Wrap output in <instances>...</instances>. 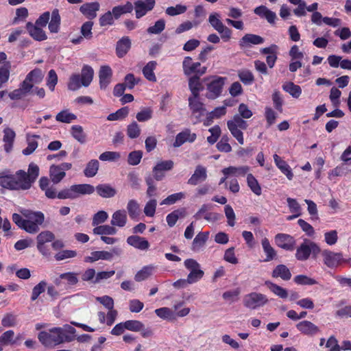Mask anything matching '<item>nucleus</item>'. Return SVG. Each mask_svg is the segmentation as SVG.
Masks as SVG:
<instances>
[{
    "mask_svg": "<svg viewBox=\"0 0 351 351\" xmlns=\"http://www.w3.org/2000/svg\"><path fill=\"white\" fill-rule=\"evenodd\" d=\"M131 47L130 39L128 37H123L117 42V54L119 58L123 57L128 51Z\"/></svg>",
    "mask_w": 351,
    "mask_h": 351,
    "instance_id": "33",
    "label": "nucleus"
},
{
    "mask_svg": "<svg viewBox=\"0 0 351 351\" xmlns=\"http://www.w3.org/2000/svg\"><path fill=\"white\" fill-rule=\"evenodd\" d=\"M54 239V234L48 230L43 231L36 237L37 248L43 255L49 254V249L45 246L47 243L51 242Z\"/></svg>",
    "mask_w": 351,
    "mask_h": 351,
    "instance_id": "13",
    "label": "nucleus"
},
{
    "mask_svg": "<svg viewBox=\"0 0 351 351\" xmlns=\"http://www.w3.org/2000/svg\"><path fill=\"white\" fill-rule=\"evenodd\" d=\"M285 91L290 94L294 98H298L302 94V88L300 86L293 82H287L282 86Z\"/></svg>",
    "mask_w": 351,
    "mask_h": 351,
    "instance_id": "46",
    "label": "nucleus"
},
{
    "mask_svg": "<svg viewBox=\"0 0 351 351\" xmlns=\"http://www.w3.org/2000/svg\"><path fill=\"white\" fill-rule=\"evenodd\" d=\"M156 270V267L153 265L144 266L135 275L134 279L137 282H141L149 278Z\"/></svg>",
    "mask_w": 351,
    "mask_h": 351,
    "instance_id": "30",
    "label": "nucleus"
},
{
    "mask_svg": "<svg viewBox=\"0 0 351 351\" xmlns=\"http://www.w3.org/2000/svg\"><path fill=\"white\" fill-rule=\"evenodd\" d=\"M76 119V115L70 112L67 110L60 112L56 117V119L57 121L66 123H71Z\"/></svg>",
    "mask_w": 351,
    "mask_h": 351,
    "instance_id": "50",
    "label": "nucleus"
},
{
    "mask_svg": "<svg viewBox=\"0 0 351 351\" xmlns=\"http://www.w3.org/2000/svg\"><path fill=\"white\" fill-rule=\"evenodd\" d=\"M206 178V169L202 165H197L193 174L189 179L188 183L191 185H197L198 183L204 181Z\"/></svg>",
    "mask_w": 351,
    "mask_h": 351,
    "instance_id": "22",
    "label": "nucleus"
},
{
    "mask_svg": "<svg viewBox=\"0 0 351 351\" xmlns=\"http://www.w3.org/2000/svg\"><path fill=\"white\" fill-rule=\"evenodd\" d=\"M156 66L157 62L156 61H149L143 69L144 77L149 82H156V77L154 73Z\"/></svg>",
    "mask_w": 351,
    "mask_h": 351,
    "instance_id": "34",
    "label": "nucleus"
},
{
    "mask_svg": "<svg viewBox=\"0 0 351 351\" xmlns=\"http://www.w3.org/2000/svg\"><path fill=\"white\" fill-rule=\"evenodd\" d=\"M127 221L126 211L124 210H118L112 215L111 225L122 228L126 225Z\"/></svg>",
    "mask_w": 351,
    "mask_h": 351,
    "instance_id": "27",
    "label": "nucleus"
},
{
    "mask_svg": "<svg viewBox=\"0 0 351 351\" xmlns=\"http://www.w3.org/2000/svg\"><path fill=\"white\" fill-rule=\"evenodd\" d=\"M265 285L268 289L273 292L275 295H278L281 298H287L288 296L287 291L282 287L274 284L270 281H266Z\"/></svg>",
    "mask_w": 351,
    "mask_h": 351,
    "instance_id": "47",
    "label": "nucleus"
},
{
    "mask_svg": "<svg viewBox=\"0 0 351 351\" xmlns=\"http://www.w3.org/2000/svg\"><path fill=\"white\" fill-rule=\"evenodd\" d=\"M99 7V3L97 2L86 3L80 7V10L88 19H93L96 17Z\"/></svg>",
    "mask_w": 351,
    "mask_h": 351,
    "instance_id": "23",
    "label": "nucleus"
},
{
    "mask_svg": "<svg viewBox=\"0 0 351 351\" xmlns=\"http://www.w3.org/2000/svg\"><path fill=\"white\" fill-rule=\"evenodd\" d=\"M156 315L165 320H174L176 319V314L173 310L168 307H161L154 311Z\"/></svg>",
    "mask_w": 351,
    "mask_h": 351,
    "instance_id": "42",
    "label": "nucleus"
},
{
    "mask_svg": "<svg viewBox=\"0 0 351 351\" xmlns=\"http://www.w3.org/2000/svg\"><path fill=\"white\" fill-rule=\"evenodd\" d=\"M208 22L210 25L221 35V38L224 42H227L230 40L232 33V30L222 23L219 13L213 12L210 14L208 17Z\"/></svg>",
    "mask_w": 351,
    "mask_h": 351,
    "instance_id": "5",
    "label": "nucleus"
},
{
    "mask_svg": "<svg viewBox=\"0 0 351 351\" xmlns=\"http://www.w3.org/2000/svg\"><path fill=\"white\" fill-rule=\"evenodd\" d=\"M74 334L75 329L71 326L55 327L49 331H41L38 335L39 341L45 347H53L64 342H69L71 339L66 334Z\"/></svg>",
    "mask_w": 351,
    "mask_h": 351,
    "instance_id": "2",
    "label": "nucleus"
},
{
    "mask_svg": "<svg viewBox=\"0 0 351 351\" xmlns=\"http://www.w3.org/2000/svg\"><path fill=\"white\" fill-rule=\"evenodd\" d=\"M264 39L258 35L252 34H245L240 40L241 47H247L250 45H260L263 43Z\"/></svg>",
    "mask_w": 351,
    "mask_h": 351,
    "instance_id": "31",
    "label": "nucleus"
},
{
    "mask_svg": "<svg viewBox=\"0 0 351 351\" xmlns=\"http://www.w3.org/2000/svg\"><path fill=\"white\" fill-rule=\"evenodd\" d=\"M208 232H201L198 233L192 243L191 249L194 252H199L205 245L208 239Z\"/></svg>",
    "mask_w": 351,
    "mask_h": 351,
    "instance_id": "28",
    "label": "nucleus"
},
{
    "mask_svg": "<svg viewBox=\"0 0 351 351\" xmlns=\"http://www.w3.org/2000/svg\"><path fill=\"white\" fill-rule=\"evenodd\" d=\"M155 5V0H138L134 3L136 17L140 19L145 16L148 11L152 10Z\"/></svg>",
    "mask_w": 351,
    "mask_h": 351,
    "instance_id": "14",
    "label": "nucleus"
},
{
    "mask_svg": "<svg viewBox=\"0 0 351 351\" xmlns=\"http://www.w3.org/2000/svg\"><path fill=\"white\" fill-rule=\"evenodd\" d=\"M157 206V201L155 199H149L145 205L143 212L147 217H154Z\"/></svg>",
    "mask_w": 351,
    "mask_h": 351,
    "instance_id": "61",
    "label": "nucleus"
},
{
    "mask_svg": "<svg viewBox=\"0 0 351 351\" xmlns=\"http://www.w3.org/2000/svg\"><path fill=\"white\" fill-rule=\"evenodd\" d=\"M195 139L196 134L195 133H192L189 130H185L176 135L173 146L175 147H178L185 142L192 143Z\"/></svg>",
    "mask_w": 351,
    "mask_h": 351,
    "instance_id": "21",
    "label": "nucleus"
},
{
    "mask_svg": "<svg viewBox=\"0 0 351 351\" xmlns=\"http://www.w3.org/2000/svg\"><path fill=\"white\" fill-rule=\"evenodd\" d=\"M199 77L192 76L189 78V89L191 91L192 95L195 96L196 95H199V90L201 89V84L199 82Z\"/></svg>",
    "mask_w": 351,
    "mask_h": 351,
    "instance_id": "55",
    "label": "nucleus"
},
{
    "mask_svg": "<svg viewBox=\"0 0 351 351\" xmlns=\"http://www.w3.org/2000/svg\"><path fill=\"white\" fill-rule=\"evenodd\" d=\"M121 254V250L118 247L113 248L110 252L108 251H95L84 258L86 263H93L99 260L110 261L114 255L119 256Z\"/></svg>",
    "mask_w": 351,
    "mask_h": 351,
    "instance_id": "12",
    "label": "nucleus"
},
{
    "mask_svg": "<svg viewBox=\"0 0 351 351\" xmlns=\"http://www.w3.org/2000/svg\"><path fill=\"white\" fill-rule=\"evenodd\" d=\"M26 28L29 35L34 39L39 41L47 39L45 32L43 30L41 27L28 22L26 24Z\"/></svg>",
    "mask_w": 351,
    "mask_h": 351,
    "instance_id": "24",
    "label": "nucleus"
},
{
    "mask_svg": "<svg viewBox=\"0 0 351 351\" xmlns=\"http://www.w3.org/2000/svg\"><path fill=\"white\" fill-rule=\"evenodd\" d=\"M60 16L58 10H54L51 14V19L49 23V29L51 32L56 33L59 29Z\"/></svg>",
    "mask_w": 351,
    "mask_h": 351,
    "instance_id": "53",
    "label": "nucleus"
},
{
    "mask_svg": "<svg viewBox=\"0 0 351 351\" xmlns=\"http://www.w3.org/2000/svg\"><path fill=\"white\" fill-rule=\"evenodd\" d=\"M187 10L186 6L178 4L176 6H171L166 9L165 12L169 16H176L184 13Z\"/></svg>",
    "mask_w": 351,
    "mask_h": 351,
    "instance_id": "63",
    "label": "nucleus"
},
{
    "mask_svg": "<svg viewBox=\"0 0 351 351\" xmlns=\"http://www.w3.org/2000/svg\"><path fill=\"white\" fill-rule=\"evenodd\" d=\"M250 171L248 166L234 167L230 166L221 170L223 176H227L228 178L231 177L244 176Z\"/></svg>",
    "mask_w": 351,
    "mask_h": 351,
    "instance_id": "19",
    "label": "nucleus"
},
{
    "mask_svg": "<svg viewBox=\"0 0 351 351\" xmlns=\"http://www.w3.org/2000/svg\"><path fill=\"white\" fill-rule=\"evenodd\" d=\"M99 195L104 198L112 197L116 195V190L109 184H99L96 187Z\"/></svg>",
    "mask_w": 351,
    "mask_h": 351,
    "instance_id": "40",
    "label": "nucleus"
},
{
    "mask_svg": "<svg viewBox=\"0 0 351 351\" xmlns=\"http://www.w3.org/2000/svg\"><path fill=\"white\" fill-rule=\"evenodd\" d=\"M227 126L231 134L238 141L239 144L243 145L244 138L241 130L247 129V122L239 114H236L232 119L228 121Z\"/></svg>",
    "mask_w": 351,
    "mask_h": 351,
    "instance_id": "4",
    "label": "nucleus"
},
{
    "mask_svg": "<svg viewBox=\"0 0 351 351\" xmlns=\"http://www.w3.org/2000/svg\"><path fill=\"white\" fill-rule=\"evenodd\" d=\"M129 113V109L128 107H123L119 109L114 113L110 114L107 117V120L108 121H117L121 120L125 118Z\"/></svg>",
    "mask_w": 351,
    "mask_h": 351,
    "instance_id": "56",
    "label": "nucleus"
},
{
    "mask_svg": "<svg viewBox=\"0 0 351 351\" xmlns=\"http://www.w3.org/2000/svg\"><path fill=\"white\" fill-rule=\"evenodd\" d=\"M140 134L141 129L136 121H133L128 125L127 134L130 138H136L139 136Z\"/></svg>",
    "mask_w": 351,
    "mask_h": 351,
    "instance_id": "64",
    "label": "nucleus"
},
{
    "mask_svg": "<svg viewBox=\"0 0 351 351\" xmlns=\"http://www.w3.org/2000/svg\"><path fill=\"white\" fill-rule=\"evenodd\" d=\"M268 302L267 296L258 292H252L243 297V305L250 309L255 310L265 306Z\"/></svg>",
    "mask_w": 351,
    "mask_h": 351,
    "instance_id": "6",
    "label": "nucleus"
},
{
    "mask_svg": "<svg viewBox=\"0 0 351 351\" xmlns=\"http://www.w3.org/2000/svg\"><path fill=\"white\" fill-rule=\"evenodd\" d=\"M296 328L302 334L314 336L320 331L319 327L310 321L304 320L296 324Z\"/></svg>",
    "mask_w": 351,
    "mask_h": 351,
    "instance_id": "17",
    "label": "nucleus"
},
{
    "mask_svg": "<svg viewBox=\"0 0 351 351\" xmlns=\"http://www.w3.org/2000/svg\"><path fill=\"white\" fill-rule=\"evenodd\" d=\"M27 80L33 84H39L43 79L44 74L39 69H36L29 72L27 75Z\"/></svg>",
    "mask_w": 351,
    "mask_h": 351,
    "instance_id": "57",
    "label": "nucleus"
},
{
    "mask_svg": "<svg viewBox=\"0 0 351 351\" xmlns=\"http://www.w3.org/2000/svg\"><path fill=\"white\" fill-rule=\"evenodd\" d=\"M75 198L82 195H90L95 191V187L88 184L72 185Z\"/></svg>",
    "mask_w": 351,
    "mask_h": 351,
    "instance_id": "37",
    "label": "nucleus"
},
{
    "mask_svg": "<svg viewBox=\"0 0 351 351\" xmlns=\"http://www.w3.org/2000/svg\"><path fill=\"white\" fill-rule=\"evenodd\" d=\"M50 178L54 184L60 182L65 176V172L61 171L57 165H52L50 167Z\"/></svg>",
    "mask_w": 351,
    "mask_h": 351,
    "instance_id": "54",
    "label": "nucleus"
},
{
    "mask_svg": "<svg viewBox=\"0 0 351 351\" xmlns=\"http://www.w3.org/2000/svg\"><path fill=\"white\" fill-rule=\"evenodd\" d=\"M99 163L97 160H91L88 162L84 169V175L86 177L92 178L96 175L99 169Z\"/></svg>",
    "mask_w": 351,
    "mask_h": 351,
    "instance_id": "51",
    "label": "nucleus"
},
{
    "mask_svg": "<svg viewBox=\"0 0 351 351\" xmlns=\"http://www.w3.org/2000/svg\"><path fill=\"white\" fill-rule=\"evenodd\" d=\"M184 265L190 271L187 276L189 284L195 283L204 276V272L200 269V265L195 259L188 258L184 261Z\"/></svg>",
    "mask_w": 351,
    "mask_h": 351,
    "instance_id": "7",
    "label": "nucleus"
},
{
    "mask_svg": "<svg viewBox=\"0 0 351 351\" xmlns=\"http://www.w3.org/2000/svg\"><path fill=\"white\" fill-rule=\"evenodd\" d=\"M247 186L254 194L256 195H260L261 194V187L256 178L252 174H247Z\"/></svg>",
    "mask_w": 351,
    "mask_h": 351,
    "instance_id": "52",
    "label": "nucleus"
},
{
    "mask_svg": "<svg viewBox=\"0 0 351 351\" xmlns=\"http://www.w3.org/2000/svg\"><path fill=\"white\" fill-rule=\"evenodd\" d=\"M37 138H40L39 135L31 134L29 133L26 134L27 147L23 150L24 155H29L35 151L38 147Z\"/></svg>",
    "mask_w": 351,
    "mask_h": 351,
    "instance_id": "32",
    "label": "nucleus"
},
{
    "mask_svg": "<svg viewBox=\"0 0 351 351\" xmlns=\"http://www.w3.org/2000/svg\"><path fill=\"white\" fill-rule=\"evenodd\" d=\"M165 24L166 22L164 19H159L154 25L148 27L147 32L151 34H158L165 29Z\"/></svg>",
    "mask_w": 351,
    "mask_h": 351,
    "instance_id": "59",
    "label": "nucleus"
},
{
    "mask_svg": "<svg viewBox=\"0 0 351 351\" xmlns=\"http://www.w3.org/2000/svg\"><path fill=\"white\" fill-rule=\"evenodd\" d=\"M99 78L100 88L106 89L112 82V69L108 65L101 66L99 71Z\"/></svg>",
    "mask_w": 351,
    "mask_h": 351,
    "instance_id": "18",
    "label": "nucleus"
},
{
    "mask_svg": "<svg viewBox=\"0 0 351 351\" xmlns=\"http://www.w3.org/2000/svg\"><path fill=\"white\" fill-rule=\"evenodd\" d=\"M324 263L330 268H335L343 263L345 260L340 252H335L328 250L322 252Z\"/></svg>",
    "mask_w": 351,
    "mask_h": 351,
    "instance_id": "11",
    "label": "nucleus"
},
{
    "mask_svg": "<svg viewBox=\"0 0 351 351\" xmlns=\"http://www.w3.org/2000/svg\"><path fill=\"white\" fill-rule=\"evenodd\" d=\"M276 244L286 250H292L295 245V239L289 234L279 233L275 237Z\"/></svg>",
    "mask_w": 351,
    "mask_h": 351,
    "instance_id": "16",
    "label": "nucleus"
},
{
    "mask_svg": "<svg viewBox=\"0 0 351 351\" xmlns=\"http://www.w3.org/2000/svg\"><path fill=\"white\" fill-rule=\"evenodd\" d=\"M182 68L184 73L187 76L192 75L201 76L206 71V67L202 66L199 62H194L189 56L184 58L182 62Z\"/></svg>",
    "mask_w": 351,
    "mask_h": 351,
    "instance_id": "10",
    "label": "nucleus"
},
{
    "mask_svg": "<svg viewBox=\"0 0 351 351\" xmlns=\"http://www.w3.org/2000/svg\"><path fill=\"white\" fill-rule=\"evenodd\" d=\"M22 215L17 213L12 215L13 221L21 229L29 234H35L40 230V226L45 221V215L40 211L29 209L20 210Z\"/></svg>",
    "mask_w": 351,
    "mask_h": 351,
    "instance_id": "1",
    "label": "nucleus"
},
{
    "mask_svg": "<svg viewBox=\"0 0 351 351\" xmlns=\"http://www.w3.org/2000/svg\"><path fill=\"white\" fill-rule=\"evenodd\" d=\"M94 76V71L93 68L88 65H84L82 69V75L80 78L82 80V86L87 87L93 81Z\"/></svg>",
    "mask_w": 351,
    "mask_h": 351,
    "instance_id": "36",
    "label": "nucleus"
},
{
    "mask_svg": "<svg viewBox=\"0 0 351 351\" xmlns=\"http://www.w3.org/2000/svg\"><path fill=\"white\" fill-rule=\"evenodd\" d=\"M117 230L114 226L103 225L95 227L93 229L95 234L104 235H114L117 233Z\"/></svg>",
    "mask_w": 351,
    "mask_h": 351,
    "instance_id": "45",
    "label": "nucleus"
},
{
    "mask_svg": "<svg viewBox=\"0 0 351 351\" xmlns=\"http://www.w3.org/2000/svg\"><path fill=\"white\" fill-rule=\"evenodd\" d=\"M0 185L9 189L26 190L30 188V182L27 178V173L19 170L14 175L1 176Z\"/></svg>",
    "mask_w": 351,
    "mask_h": 351,
    "instance_id": "3",
    "label": "nucleus"
},
{
    "mask_svg": "<svg viewBox=\"0 0 351 351\" xmlns=\"http://www.w3.org/2000/svg\"><path fill=\"white\" fill-rule=\"evenodd\" d=\"M272 276L274 278H280L284 280H288L291 278V274L287 266L279 265L274 269Z\"/></svg>",
    "mask_w": 351,
    "mask_h": 351,
    "instance_id": "39",
    "label": "nucleus"
},
{
    "mask_svg": "<svg viewBox=\"0 0 351 351\" xmlns=\"http://www.w3.org/2000/svg\"><path fill=\"white\" fill-rule=\"evenodd\" d=\"M350 171L351 165H350V162H343L342 164L333 169L330 174L333 176H342L346 175Z\"/></svg>",
    "mask_w": 351,
    "mask_h": 351,
    "instance_id": "48",
    "label": "nucleus"
},
{
    "mask_svg": "<svg viewBox=\"0 0 351 351\" xmlns=\"http://www.w3.org/2000/svg\"><path fill=\"white\" fill-rule=\"evenodd\" d=\"M3 133L4 136L3 140L5 143L4 150L7 153H9L12 149L13 143L16 136V134L14 131L10 128L4 129Z\"/></svg>",
    "mask_w": 351,
    "mask_h": 351,
    "instance_id": "29",
    "label": "nucleus"
},
{
    "mask_svg": "<svg viewBox=\"0 0 351 351\" xmlns=\"http://www.w3.org/2000/svg\"><path fill=\"white\" fill-rule=\"evenodd\" d=\"M189 107L193 113L199 112L203 111V104L199 101V95L195 96L191 95L189 98Z\"/></svg>",
    "mask_w": 351,
    "mask_h": 351,
    "instance_id": "49",
    "label": "nucleus"
},
{
    "mask_svg": "<svg viewBox=\"0 0 351 351\" xmlns=\"http://www.w3.org/2000/svg\"><path fill=\"white\" fill-rule=\"evenodd\" d=\"M46 287L47 282L44 280H42L37 284L32 289L31 300L32 301L36 300L38 296L45 291Z\"/></svg>",
    "mask_w": 351,
    "mask_h": 351,
    "instance_id": "62",
    "label": "nucleus"
},
{
    "mask_svg": "<svg viewBox=\"0 0 351 351\" xmlns=\"http://www.w3.org/2000/svg\"><path fill=\"white\" fill-rule=\"evenodd\" d=\"M209 82L207 84V97L210 99L218 97L222 91V88L227 78L220 76H213L208 78Z\"/></svg>",
    "mask_w": 351,
    "mask_h": 351,
    "instance_id": "8",
    "label": "nucleus"
},
{
    "mask_svg": "<svg viewBox=\"0 0 351 351\" xmlns=\"http://www.w3.org/2000/svg\"><path fill=\"white\" fill-rule=\"evenodd\" d=\"M82 86V84L80 75L79 74L71 75L69 77L68 88L71 90H78Z\"/></svg>",
    "mask_w": 351,
    "mask_h": 351,
    "instance_id": "58",
    "label": "nucleus"
},
{
    "mask_svg": "<svg viewBox=\"0 0 351 351\" xmlns=\"http://www.w3.org/2000/svg\"><path fill=\"white\" fill-rule=\"evenodd\" d=\"M127 243L140 250H147L149 247V243L147 240L139 236H130L127 239Z\"/></svg>",
    "mask_w": 351,
    "mask_h": 351,
    "instance_id": "25",
    "label": "nucleus"
},
{
    "mask_svg": "<svg viewBox=\"0 0 351 351\" xmlns=\"http://www.w3.org/2000/svg\"><path fill=\"white\" fill-rule=\"evenodd\" d=\"M261 245L263 252L266 254V258L264 260L265 262L272 261L276 256V252L274 248L271 245L269 241L267 238H263L261 241Z\"/></svg>",
    "mask_w": 351,
    "mask_h": 351,
    "instance_id": "35",
    "label": "nucleus"
},
{
    "mask_svg": "<svg viewBox=\"0 0 351 351\" xmlns=\"http://www.w3.org/2000/svg\"><path fill=\"white\" fill-rule=\"evenodd\" d=\"M124 322L126 330L132 332H139L144 328V324L138 320H128Z\"/></svg>",
    "mask_w": 351,
    "mask_h": 351,
    "instance_id": "60",
    "label": "nucleus"
},
{
    "mask_svg": "<svg viewBox=\"0 0 351 351\" xmlns=\"http://www.w3.org/2000/svg\"><path fill=\"white\" fill-rule=\"evenodd\" d=\"M20 338V335L15 338L14 332L12 330L4 332L0 336V348H1V350H3V347L5 346L15 344Z\"/></svg>",
    "mask_w": 351,
    "mask_h": 351,
    "instance_id": "26",
    "label": "nucleus"
},
{
    "mask_svg": "<svg viewBox=\"0 0 351 351\" xmlns=\"http://www.w3.org/2000/svg\"><path fill=\"white\" fill-rule=\"evenodd\" d=\"M273 158L276 167L286 176L288 180H291L293 178V173L287 162L276 154L273 156Z\"/></svg>",
    "mask_w": 351,
    "mask_h": 351,
    "instance_id": "20",
    "label": "nucleus"
},
{
    "mask_svg": "<svg viewBox=\"0 0 351 351\" xmlns=\"http://www.w3.org/2000/svg\"><path fill=\"white\" fill-rule=\"evenodd\" d=\"M127 210L132 219H137L140 215V205L135 199H130L127 204Z\"/></svg>",
    "mask_w": 351,
    "mask_h": 351,
    "instance_id": "41",
    "label": "nucleus"
},
{
    "mask_svg": "<svg viewBox=\"0 0 351 351\" xmlns=\"http://www.w3.org/2000/svg\"><path fill=\"white\" fill-rule=\"evenodd\" d=\"M133 5L130 2H127L125 5L115 6L112 12L115 19H118L123 14L130 13L133 10Z\"/></svg>",
    "mask_w": 351,
    "mask_h": 351,
    "instance_id": "44",
    "label": "nucleus"
},
{
    "mask_svg": "<svg viewBox=\"0 0 351 351\" xmlns=\"http://www.w3.org/2000/svg\"><path fill=\"white\" fill-rule=\"evenodd\" d=\"M71 136L81 144H84L86 141V134L84 132V129L81 125H74L71 128Z\"/></svg>",
    "mask_w": 351,
    "mask_h": 351,
    "instance_id": "38",
    "label": "nucleus"
},
{
    "mask_svg": "<svg viewBox=\"0 0 351 351\" xmlns=\"http://www.w3.org/2000/svg\"><path fill=\"white\" fill-rule=\"evenodd\" d=\"M185 215L186 210L184 208H180L176 210L171 213L170 214H169L166 217V220L168 225L170 227H172L176 224V221L179 218L184 217Z\"/></svg>",
    "mask_w": 351,
    "mask_h": 351,
    "instance_id": "43",
    "label": "nucleus"
},
{
    "mask_svg": "<svg viewBox=\"0 0 351 351\" xmlns=\"http://www.w3.org/2000/svg\"><path fill=\"white\" fill-rule=\"evenodd\" d=\"M319 252H321V250L316 243L310 241H305L297 249L295 256L299 261H306L311 253L317 255Z\"/></svg>",
    "mask_w": 351,
    "mask_h": 351,
    "instance_id": "9",
    "label": "nucleus"
},
{
    "mask_svg": "<svg viewBox=\"0 0 351 351\" xmlns=\"http://www.w3.org/2000/svg\"><path fill=\"white\" fill-rule=\"evenodd\" d=\"M212 208L211 204H203L197 213L194 215L196 219L201 218L205 219L210 222H214L219 219V215L215 213H210V210Z\"/></svg>",
    "mask_w": 351,
    "mask_h": 351,
    "instance_id": "15",
    "label": "nucleus"
}]
</instances>
